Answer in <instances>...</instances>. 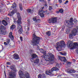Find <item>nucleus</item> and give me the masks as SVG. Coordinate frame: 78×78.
I'll list each match as a JSON object with an SVG mask.
<instances>
[{
  "mask_svg": "<svg viewBox=\"0 0 78 78\" xmlns=\"http://www.w3.org/2000/svg\"><path fill=\"white\" fill-rule=\"evenodd\" d=\"M46 34L48 36H50L51 35V32L50 31H48L46 32Z\"/></svg>",
  "mask_w": 78,
  "mask_h": 78,
  "instance_id": "obj_26",
  "label": "nucleus"
},
{
  "mask_svg": "<svg viewBox=\"0 0 78 78\" xmlns=\"http://www.w3.org/2000/svg\"><path fill=\"white\" fill-rule=\"evenodd\" d=\"M9 37L12 40L14 39V36L12 35V33L10 32L9 34Z\"/></svg>",
  "mask_w": 78,
  "mask_h": 78,
  "instance_id": "obj_16",
  "label": "nucleus"
},
{
  "mask_svg": "<svg viewBox=\"0 0 78 78\" xmlns=\"http://www.w3.org/2000/svg\"><path fill=\"white\" fill-rule=\"evenodd\" d=\"M14 11H12V12H10L8 14V15L9 16H12L13 15H14Z\"/></svg>",
  "mask_w": 78,
  "mask_h": 78,
  "instance_id": "obj_21",
  "label": "nucleus"
},
{
  "mask_svg": "<svg viewBox=\"0 0 78 78\" xmlns=\"http://www.w3.org/2000/svg\"><path fill=\"white\" fill-rule=\"evenodd\" d=\"M53 9V7L51 6H49L48 8L49 11H51V10Z\"/></svg>",
  "mask_w": 78,
  "mask_h": 78,
  "instance_id": "obj_37",
  "label": "nucleus"
},
{
  "mask_svg": "<svg viewBox=\"0 0 78 78\" xmlns=\"http://www.w3.org/2000/svg\"><path fill=\"white\" fill-rule=\"evenodd\" d=\"M19 7L20 11H22L23 10V8H22V3H19Z\"/></svg>",
  "mask_w": 78,
  "mask_h": 78,
  "instance_id": "obj_20",
  "label": "nucleus"
},
{
  "mask_svg": "<svg viewBox=\"0 0 78 78\" xmlns=\"http://www.w3.org/2000/svg\"><path fill=\"white\" fill-rule=\"evenodd\" d=\"M41 77L42 78H45L46 77V76H45V74H43L42 75H41Z\"/></svg>",
  "mask_w": 78,
  "mask_h": 78,
  "instance_id": "obj_34",
  "label": "nucleus"
},
{
  "mask_svg": "<svg viewBox=\"0 0 78 78\" xmlns=\"http://www.w3.org/2000/svg\"><path fill=\"white\" fill-rule=\"evenodd\" d=\"M40 40L41 38L39 37L36 36V35L34 34H33L32 36V40L31 42L32 43V45H33V48H34V46H37V50H40L39 46V45H37V44L39 45V44Z\"/></svg>",
  "mask_w": 78,
  "mask_h": 78,
  "instance_id": "obj_1",
  "label": "nucleus"
},
{
  "mask_svg": "<svg viewBox=\"0 0 78 78\" xmlns=\"http://www.w3.org/2000/svg\"><path fill=\"white\" fill-rule=\"evenodd\" d=\"M44 8V7H43L40 8V11L41 12H43V13H47L48 12V10H46L45 11H44L43 9Z\"/></svg>",
  "mask_w": 78,
  "mask_h": 78,
  "instance_id": "obj_11",
  "label": "nucleus"
},
{
  "mask_svg": "<svg viewBox=\"0 0 78 78\" xmlns=\"http://www.w3.org/2000/svg\"><path fill=\"white\" fill-rule=\"evenodd\" d=\"M7 67H8V66H7Z\"/></svg>",
  "mask_w": 78,
  "mask_h": 78,
  "instance_id": "obj_61",
  "label": "nucleus"
},
{
  "mask_svg": "<svg viewBox=\"0 0 78 78\" xmlns=\"http://www.w3.org/2000/svg\"><path fill=\"white\" fill-rule=\"evenodd\" d=\"M1 23V22L0 21V24Z\"/></svg>",
  "mask_w": 78,
  "mask_h": 78,
  "instance_id": "obj_62",
  "label": "nucleus"
},
{
  "mask_svg": "<svg viewBox=\"0 0 78 78\" xmlns=\"http://www.w3.org/2000/svg\"><path fill=\"white\" fill-rule=\"evenodd\" d=\"M66 46V44L65 42L64 41H61L60 42L57 43L55 46V48L56 50H58V48L61 49L62 47H64V46Z\"/></svg>",
  "mask_w": 78,
  "mask_h": 78,
  "instance_id": "obj_3",
  "label": "nucleus"
},
{
  "mask_svg": "<svg viewBox=\"0 0 78 78\" xmlns=\"http://www.w3.org/2000/svg\"><path fill=\"white\" fill-rule=\"evenodd\" d=\"M72 64V62H67V64L68 65H70Z\"/></svg>",
  "mask_w": 78,
  "mask_h": 78,
  "instance_id": "obj_43",
  "label": "nucleus"
},
{
  "mask_svg": "<svg viewBox=\"0 0 78 78\" xmlns=\"http://www.w3.org/2000/svg\"><path fill=\"white\" fill-rule=\"evenodd\" d=\"M1 34H0V36H1V35H0Z\"/></svg>",
  "mask_w": 78,
  "mask_h": 78,
  "instance_id": "obj_64",
  "label": "nucleus"
},
{
  "mask_svg": "<svg viewBox=\"0 0 78 78\" xmlns=\"http://www.w3.org/2000/svg\"><path fill=\"white\" fill-rule=\"evenodd\" d=\"M1 30H3L5 29V27H4V26L3 25H1L0 27Z\"/></svg>",
  "mask_w": 78,
  "mask_h": 78,
  "instance_id": "obj_31",
  "label": "nucleus"
},
{
  "mask_svg": "<svg viewBox=\"0 0 78 78\" xmlns=\"http://www.w3.org/2000/svg\"><path fill=\"white\" fill-rule=\"evenodd\" d=\"M26 34H29V32L28 31L26 32Z\"/></svg>",
  "mask_w": 78,
  "mask_h": 78,
  "instance_id": "obj_52",
  "label": "nucleus"
},
{
  "mask_svg": "<svg viewBox=\"0 0 78 78\" xmlns=\"http://www.w3.org/2000/svg\"><path fill=\"white\" fill-rule=\"evenodd\" d=\"M2 24L5 26H6L8 25V23L5 21V20H3L2 21Z\"/></svg>",
  "mask_w": 78,
  "mask_h": 78,
  "instance_id": "obj_18",
  "label": "nucleus"
},
{
  "mask_svg": "<svg viewBox=\"0 0 78 78\" xmlns=\"http://www.w3.org/2000/svg\"><path fill=\"white\" fill-rule=\"evenodd\" d=\"M69 3V1L66 0L65 2L64 3L65 5H66V4H67V3Z\"/></svg>",
  "mask_w": 78,
  "mask_h": 78,
  "instance_id": "obj_44",
  "label": "nucleus"
},
{
  "mask_svg": "<svg viewBox=\"0 0 78 78\" xmlns=\"http://www.w3.org/2000/svg\"><path fill=\"white\" fill-rule=\"evenodd\" d=\"M44 58L46 61H49L52 59H55V55L52 53H49L48 55H44Z\"/></svg>",
  "mask_w": 78,
  "mask_h": 78,
  "instance_id": "obj_4",
  "label": "nucleus"
},
{
  "mask_svg": "<svg viewBox=\"0 0 78 78\" xmlns=\"http://www.w3.org/2000/svg\"><path fill=\"white\" fill-rule=\"evenodd\" d=\"M56 13H57V14H59V11H57L56 12Z\"/></svg>",
  "mask_w": 78,
  "mask_h": 78,
  "instance_id": "obj_50",
  "label": "nucleus"
},
{
  "mask_svg": "<svg viewBox=\"0 0 78 78\" xmlns=\"http://www.w3.org/2000/svg\"><path fill=\"white\" fill-rule=\"evenodd\" d=\"M18 74L21 78H25V77L23 76L24 74L21 70L19 71Z\"/></svg>",
  "mask_w": 78,
  "mask_h": 78,
  "instance_id": "obj_9",
  "label": "nucleus"
},
{
  "mask_svg": "<svg viewBox=\"0 0 78 78\" xmlns=\"http://www.w3.org/2000/svg\"><path fill=\"white\" fill-rule=\"evenodd\" d=\"M48 0L49 2V1H50V0Z\"/></svg>",
  "mask_w": 78,
  "mask_h": 78,
  "instance_id": "obj_60",
  "label": "nucleus"
},
{
  "mask_svg": "<svg viewBox=\"0 0 78 78\" xmlns=\"http://www.w3.org/2000/svg\"><path fill=\"white\" fill-rule=\"evenodd\" d=\"M65 25L68 28H70L72 27H73V25H74V23H72L69 22V20H66L65 22Z\"/></svg>",
  "mask_w": 78,
  "mask_h": 78,
  "instance_id": "obj_6",
  "label": "nucleus"
},
{
  "mask_svg": "<svg viewBox=\"0 0 78 78\" xmlns=\"http://www.w3.org/2000/svg\"><path fill=\"white\" fill-rule=\"evenodd\" d=\"M4 45H8V43L7 42H4Z\"/></svg>",
  "mask_w": 78,
  "mask_h": 78,
  "instance_id": "obj_49",
  "label": "nucleus"
},
{
  "mask_svg": "<svg viewBox=\"0 0 78 78\" xmlns=\"http://www.w3.org/2000/svg\"><path fill=\"white\" fill-rule=\"evenodd\" d=\"M67 45L68 47H72V45H73V42L70 41L67 43Z\"/></svg>",
  "mask_w": 78,
  "mask_h": 78,
  "instance_id": "obj_12",
  "label": "nucleus"
},
{
  "mask_svg": "<svg viewBox=\"0 0 78 78\" xmlns=\"http://www.w3.org/2000/svg\"><path fill=\"white\" fill-rule=\"evenodd\" d=\"M77 30L78 31V27H77Z\"/></svg>",
  "mask_w": 78,
  "mask_h": 78,
  "instance_id": "obj_57",
  "label": "nucleus"
},
{
  "mask_svg": "<svg viewBox=\"0 0 78 78\" xmlns=\"http://www.w3.org/2000/svg\"><path fill=\"white\" fill-rule=\"evenodd\" d=\"M28 22H30V20H27Z\"/></svg>",
  "mask_w": 78,
  "mask_h": 78,
  "instance_id": "obj_55",
  "label": "nucleus"
},
{
  "mask_svg": "<svg viewBox=\"0 0 78 78\" xmlns=\"http://www.w3.org/2000/svg\"><path fill=\"white\" fill-rule=\"evenodd\" d=\"M31 56L32 59H34V58L37 57V55H36V54H33L31 55Z\"/></svg>",
  "mask_w": 78,
  "mask_h": 78,
  "instance_id": "obj_19",
  "label": "nucleus"
},
{
  "mask_svg": "<svg viewBox=\"0 0 78 78\" xmlns=\"http://www.w3.org/2000/svg\"><path fill=\"white\" fill-rule=\"evenodd\" d=\"M74 23L76 24V23H77L78 22L77 20H76V19H75L74 20Z\"/></svg>",
  "mask_w": 78,
  "mask_h": 78,
  "instance_id": "obj_36",
  "label": "nucleus"
},
{
  "mask_svg": "<svg viewBox=\"0 0 78 78\" xmlns=\"http://www.w3.org/2000/svg\"><path fill=\"white\" fill-rule=\"evenodd\" d=\"M60 54L62 55H63V56H66V53H62L61 52H60Z\"/></svg>",
  "mask_w": 78,
  "mask_h": 78,
  "instance_id": "obj_41",
  "label": "nucleus"
},
{
  "mask_svg": "<svg viewBox=\"0 0 78 78\" xmlns=\"http://www.w3.org/2000/svg\"><path fill=\"white\" fill-rule=\"evenodd\" d=\"M15 28V25H14V24H13L10 27V29L11 30H14Z\"/></svg>",
  "mask_w": 78,
  "mask_h": 78,
  "instance_id": "obj_25",
  "label": "nucleus"
},
{
  "mask_svg": "<svg viewBox=\"0 0 78 78\" xmlns=\"http://www.w3.org/2000/svg\"><path fill=\"white\" fill-rule=\"evenodd\" d=\"M34 52V50H31L30 51L29 53L30 54H31Z\"/></svg>",
  "mask_w": 78,
  "mask_h": 78,
  "instance_id": "obj_39",
  "label": "nucleus"
},
{
  "mask_svg": "<svg viewBox=\"0 0 78 78\" xmlns=\"http://www.w3.org/2000/svg\"><path fill=\"white\" fill-rule=\"evenodd\" d=\"M4 73H5V76L6 78V74L5 73V71H4Z\"/></svg>",
  "mask_w": 78,
  "mask_h": 78,
  "instance_id": "obj_53",
  "label": "nucleus"
},
{
  "mask_svg": "<svg viewBox=\"0 0 78 78\" xmlns=\"http://www.w3.org/2000/svg\"><path fill=\"white\" fill-rule=\"evenodd\" d=\"M38 78H42V77L41 76V74H39L38 76Z\"/></svg>",
  "mask_w": 78,
  "mask_h": 78,
  "instance_id": "obj_45",
  "label": "nucleus"
},
{
  "mask_svg": "<svg viewBox=\"0 0 78 78\" xmlns=\"http://www.w3.org/2000/svg\"><path fill=\"white\" fill-rule=\"evenodd\" d=\"M17 17L18 20L16 21V22L17 24L18 25H19L18 27L17 30L19 34H22L23 32V30H22V26L20 25L22 24V18L20 16V13L18 12L17 13Z\"/></svg>",
  "mask_w": 78,
  "mask_h": 78,
  "instance_id": "obj_2",
  "label": "nucleus"
},
{
  "mask_svg": "<svg viewBox=\"0 0 78 78\" xmlns=\"http://www.w3.org/2000/svg\"><path fill=\"white\" fill-rule=\"evenodd\" d=\"M58 11H59L60 13H62V12H64L63 9H62V8L58 10Z\"/></svg>",
  "mask_w": 78,
  "mask_h": 78,
  "instance_id": "obj_27",
  "label": "nucleus"
},
{
  "mask_svg": "<svg viewBox=\"0 0 78 78\" xmlns=\"http://www.w3.org/2000/svg\"><path fill=\"white\" fill-rule=\"evenodd\" d=\"M68 73H74L75 72V71L73 70H70L69 71H67Z\"/></svg>",
  "mask_w": 78,
  "mask_h": 78,
  "instance_id": "obj_23",
  "label": "nucleus"
},
{
  "mask_svg": "<svg viewBox=\"0 0 78 78\" xmlns=\"http://www.w3.org/2000/svg\"><path fill=\"white\" fill-rule=\"evenodd\" d=\"M33 21H34V22H41V20L40 19H39L38 20L36 19V18H33Z\"/></svg>",
  "mask_w": 78,
  "mask_h": 78,
  "instance_id": "obj_15",
  "label": "nucleus"
},
{
  "mask_svg": "<svg viewBox=\"0 0 78 78\" xmlns=\"http://www.w3.org/2000/svg\"><path fill=\"white\" fill-rule=\"evenodd\" d=\"M44 6L45 7H46V8H48V6H47V4H45L44 5Z\"/></svg>",
  "mask_w": 78,
  "mask_h": 78,
  "instance_id": "obj_48",
  "label": "nucleus"
},
{
  "mask_svg": "<svg viewBox=\"0 0 78 78\" xmlns=\"http://www.w3.org/2000/svg\"><path fill=\"white\" fill-rule=\"evenodd\" d=\"M2 5L3 6H4V5H3V4H2Z\"/></svg>",
  "mask_w": 78,
  "mask_h": 78,
  "instance_id": "obj_59",
  "label": "nucleus"
},
{
  "mask_svg": "<svg viewBox=\"0 0 78 78\" xmlns=\"http://www.w3.org/2000/svg\"><path fill=\"white\" fill-rule=\"evenodd\" d=\"M70 20H69V23H73V18H71L70 19Z\"/></svg>",
  "mask_w": 78,
  "mask_h": 78,
  "instance_id": "obj_29",
  "label": "nucleus"
},
{
  "mask_svg": "<svg viewBox=\"0 0 78 78\" xmlns=\"http://www.w3.org/2000/svg\"><path fill=\"white\" fill-rule=\"evenodd\" d=\"M3 30H1V32H0V35H1V34H4V31H3Z\"/></svg>",
  "mask_w": 78,
  "mask_h": 78,
  "instance_id": "obj_35",
  "label": "nucleus"
},
{
  "mask_svg": "<svg viewBox=\"0 0 78 78\" xmlns=\"http://www.w3.org/2000/svg\"><path fill=\"white\" fill-rule=\"evenodd\" d=\"M69 37L70 39H72L73 38V34H70L69 35Z\"/></svg>",
  "mask_w": 78,
  "mask_h": 78,
  "instance_id": "obj_32",
  "label": "nucleus"
},
{
  "mask_svg": "<svg viewBox=\"0 0 78 78\" xmlns=\"http://www.w3.org/2000/svg\"><path fill=\"white\" fill-rule=\"evenodd\" d=\"M45 73L46 75H51V73H52L51 71H50V70L49 71L47 70L46 71Z\"/></svg>",
  "mask_w": 78,
  "mask_h": 78,
  "instance_id": "obj_17",
  "label": "nucleus"
},
{
  "mask_svg": "<svg viewBox=\"0 0 78 78\" xmlns=\"http://www.w3.org/2000/svg\"><path fill=\"white\" fill-rule=\"evenodd\" d=\"M58 2L59 3H60V4H61L62 3V0H58Z\"/></svg>",
  "mask_w": 78,
  "mask_h": 78,
  "instance_id": "obj_42",
  "label": "nucleus"
},
{
  "mask_svg": "<svg viewBox=\"0 0 78 78\" xmlns=\"http://www.w3.org/2000/svg\"><path fill=\"white\" fill-rule=\"evenodd\" d=\"M6 42L7 44H9V43L10 42V39H8L7 40H6Z\"/></svg>",
  "mask_w": 78,
  "mask_h": 78,
  "instance_id": "obj_38",
  "label": "nucleus"
},
{
  "mask_svg": "<svg viewBox=\"0 0 78 78\" xmlns=\"http://www.w3.org/2000/svg\"><path fill=\"white\" fill-rule=\"evenodd\" d=\"M40 15L41 17H44V14L43 13H40Z\"/></svg>",
  "mask_w": 78,
  "mask_h": 78,
  "instance_id": "obj_33",
  "label": "nucleus"
},
{
  "mask_svg": "<svg viewBox=\"0 0 78 78\" xmlns=\"http://www.w3.org/2000/svg\"><path fill=\"white\" fill-rule=\"evenodd\" d=\"M27 11L29 13H30H30H31V10L30 9H27Z\"/></svg>",
  "mask_w": 78,
  "mask_h": 78,
  "instance_id": "obj_40",
  "label": "nucleus"
},
{
  "mask_svg": "<svg viewBox=\"0 0 78 78\" xmlns=\"http://www.w3.org/2000/svg\"><path fill=\"white\" fill-rule=\"evenodd\" d=\"M23 76H25L26 78H30V74L28 72H24V74H23Z\"/></svg>",
  "mask_w": 78,
  "mask_h": 78,
  "instance_id": "obj_8",
  "label": "nucleus"
},
{
  "mask_svg": "<svg viewBox=\"0 0 78 78\" xmlns=\"http://www.w3.org/2000/svg\"><path fill=\"white\" fill-rule=\"evenodd\" d=\"M56 6H58V4H56Z\"/></svg>",
  "mask_w": 78,
  "mask_h": 78,
  "instance_id": "obj_58",
  "label": "nucleus"
},
{
  "mask_svg": "<svg viewBox=\"0 0 78 78\" xmlns=\"http://www.w3.org/2000/svg\"><path fill=\"white\" fill-rule=\"evenodd\" d=\"M6 64L7 65H11V63L9 62H6Z\"/></svg>",
  "mask_w": 78,
  "mask_h": 78,
  "instance_id": "obj_46",
  "label": "nucleus"
},
{
  "mask_svg": "<svg viewBox=\"0 0 78 78\" xmlns=\"http://www.w3.org/2000/svg\"><path fill=\"white\" fill-rule=\"evenodd\" d=\"M50 64H53L54 63V59H51L49 62Z\"/></svg>",
  "mask_w": 78,
  "mask_h": 78,
  "instance_id": "obj_24",
  "label": "nucleus"
},
{
  "mask_svg": "<svg viewBox=\"0 0 78 78\" xmlns=\"http://www.w3.org/2000/svg\"><path fill=\"white\" fill-rule=\"evenodd\" d=\"M13 56L15 59H19V56L17 54H15L13 55Z\"/></svg>",
  "mask_w": 78,
  "mask_h": 78,
  "instance_id": "obj_14",
  "label": "nucleus"
},
{
  "mask_svg": "<svg viewBox=\"0 0 78 78\" xmlns=\"http://www.w3.org/2000/svg\"><path fill=\"white\" fill-rule=\"evenodd\" d=\"M48 22L49 23H55L57 22V18L56 17H53L49 19Z\"/></svg>",
  "mask_w": 78,
  "mask_h": 78,
  "instance_id": "obj_5",
  "label": "nucleus"
},
{
  "mask_svg": "<svg viewBox=\"0 0 78 78\" xmlns=\"http://www.w3.org/2000/svg\"><path fill=\"white\" fill-rule=\"evenodd\" d=\"M58 70H59V69L55 67L52 68L51 70V72H53V71H58Z\"/></svg>",
  "mask_w": 78,
  "mask_h": 78,
  "instance_id": "obj_13",
  "label": "nucleus"
},
{
  "mask_svg": "<svg viewBox=\"0 0 78 78\" xmlns=\"http://www.w3.org/2000/svg\"><path fill=\"white\" fill-rule=\"evenodd\" d=\"M20 39L21 41H23V38L22 37H20Z\"/></svg>",
  "mask_w": 78,
  "mask_h": 78,
  "instance_id": "obj_47",
  "label": "nucleus"
},
{
  "mask_svg": "<svg viewBox=\"0 0 78 78\" xmlns=\"http://www.w3.org/2000/svg\"><path fill=\"white\" fill-rule=\"evenodd\" d=\"M58 59L62 62H66V61H67V60H66V57H63L60 56H58Z\"/></svg>",
  "mask_w": 78,
  "mask_h": 78,
  "instance_id": "obj_7",
  "label": "nucleus"
},
{
  "mask_svg": "<svg viewBox=\"0 0 78 78\" xmlns=\"http://www.w3.org/2000/svg\"><path fill=\"white\" fill-rule=\"evenodd\" d=\"M40 51L41 53H43L44 55H45L46 54V51H44V52L43 51V49H40Z\"/></svg>",
  "mask_w": 78,
  "mask_h": 78,
  "instance_id": "obj_28",
  "label": "nucleus"
},
{
  "mask_svg": "<svg viewBox=\"0 0 78 78\" xmlns=\"http://www.w3.org/2000/svg\"><path fill=\"white\" fill-rule=\"evenodd\" d=\"M77 32H78V31H77V30L76 29H74L72 31V34H73V36H75Z\"/></svg>",
  "mask_w": 78,
  "mask_h": 78,
  "instance_id": "obj_10",
  "label": "nucleus"
},
{
  "mask_svg": "<svg viewBox=\"0 0 78 78\" xmlns=\"http://www.w3.org/2000/svg\"><path fill=\"white\" fill-rule=\"evenodd\" d=\"M67 31H67H67H66V32H67Z\"/></svg>",
  "mask_w": 78,
  "mask_h": 78,
  "instance_id": "obj_63",
  "label": "nucleus"
},
{
  "mask_svg": "<svg viewBox=\"0 0 78 78\" xmlns=\"http://www.w3.org/2000/svg\"><path fill=\"white\" fill-rule=\"evenodd\" d=\"M12 7L13 9L15 8H16L17 7V4H14L12 5Z\"/></svg>",
  "mask_w": 78,
  "mask_h": 78,
  "instance_id": "obj_30",
  "label": "nucleus"
},
{
  "mask_svg": "<svg viewBox=\"0 0 78 78\" xmlns=\"http://www.w3.org/2000/svg\"><path fill=\"white\" fill-rule=\"evenodd\" d=\"M73 2H75V0H72Z\"/></svg>",
  "mask_w": 78,
  "mask_h": 78,
  "instance_id": "obj_56",
  "label": "nucleus"
},
{
  "mask_svg": "<svg viewBox=\"0 0 78 78\" xmlns=\"http://www.w3.org/2000/svg\"><path fill=\"white\" fill-rule=\"evenodd\" d=\"M44 0H40V2H44Z\"/></svg>",
  "mask_w": 78,
  "mask_h": 78,
  "instance_id": "obj_54",
  "label": "nucleus"
},
{
  "mask_svg": "<svg viewBox=\"0 0 78 78\" xmlns=\"http://www.w3.org/2000/svg\"><path fill=\"white\" fill-rule=\"evenodd\" d=\"M39 62V59L38 58L36 59L34 61V63L35 64H38Z\"/></svg>",
  "mask_w": 78,
  "mask_h": 78,
  "instance_id": "obj_22",
  "label": "nucleus"
},
{
  "mask_svg": "<svg viewBox=\"0 0 78 78\" xmlns=\"http://www.w3.org/2000/svg\"><path fill=\"white\" fill-rule=\"evenodd\" d=\"M30 27H27V31H30Z\"/></svg>",
  "mask_w": 78,
  "mask_h": 78,
  "instance_id": "obj_51",
  "label": "nucleus"
}]
</instances>
